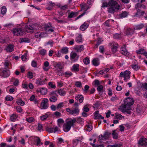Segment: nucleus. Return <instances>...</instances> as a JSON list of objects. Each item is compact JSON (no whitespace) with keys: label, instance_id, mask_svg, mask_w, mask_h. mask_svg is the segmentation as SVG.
Masks as SVG:
<instances>
[{"label":"nucleus","instance_id":"obj_1","mask_svg":"<svg viewBox=\"0 0 147 147\" xmlns=\"http://www.w3.org/2000/svg\"><path fill=\"white\" fill-rule=\"evenodd\" d=\"M133 99L128 97L124 100V104L122 105L120 107V110L123 112H126L130 114L131 112L129 110L131 109L130 106L134 103Z\"/></svg>","mask_w":147,"mask_h":147},{"label":"nucleus","instance_id":"obj_2","mask_svg":"<svg viewBox=\"0 0 147 147\" xmlns=\"http://www.w3.org/2000/svg\"><path fill=\"white\" fill-rule=\"evenodd\" d=\"M133 99L128 97L124 100V104L122 105L120 107V110L123 112H126L130 114L131 112L129 110L131 109L130 106L134 103Z\"/></svg>","mask_w":147,"mask_h":147},{"label":"nucleus","instance_id":"obj_3","mask_svg":"<svg viewBox=\"0 0 147 147\" xmlns=\"http://www.w3.org/2000/svg\"><path fill=\"white\" fill-rule=\"evenodd\" d=\"M108 5L110 7L108 12L109 13H113L114 12L120 9V6L115 0H110L108 2Z\"/></svg>","mask_w":147,"mask_h":147},{"label":"nucleus","instance_id":"obj_4","mask_svg":"<svg viewBox=\"0 0 147 147\" xmlns=\"http://www.w3.org/2000/svg\"><path fill=\"white\" fill-rule=\"evenodd\" d=\"M76 121V119L74 118L70 120H68L66 121L65 123L64 124L63 126V130L65 132H67L70 129V128L74 123Z\"/></svg>","mask_w":147,"mask_h":147},{"label":"nucleus","instance_id":"obj_5","mask_svg":"<svg viewBox=\"0 0 147 147\" xmlns=\"http://www.w3.org/2000/svg\"><path fill=\"white\" fill-rule=\"evenodd\" d=\"M10 75L9 71L6 68H1L0 69V76L1 77L6 78Z\"/></svg>","mask_w":147,"mask_h":147},{"label":"nucleus","instance_id":"obj_6","mask_svg":"<svg viewBox=\"0 0 147 147\" xmlns=\"http://www.w3.org/2000/svg\"><path fill=\"white\" fill-rule=\"evenodd\" d=\"M66 111L70 114L77 115L79 114L80 109L77 107L71 109L68 108L66 109Z\"/></svg>","mask_w":147,"mask_h":147},{"label":"nucleus","instance_id":"obj_7","mask_svg":"<svg viewBox=\"0 0 147 147\" xmlns=\"http://www.w3.org/2000/svg\"><path fill=\"white\" fill-rule=\"evenodd\" d=\"M131 73L130 71H126L123 72H121L120 74V77H123L124 78V80L126 82L127 80L129 79L130 77Z\"/></svg>","mask_w":147,"mask_h":147},{"label":"nucleus","instance_id":"obj_8","mask_svg":"<svg viewBox=\"0 0 147 147\" xmlns=\"http://www.w3.org/2000/svg\"><path fill=\"white\" fill-rule=\"evenodd\" d=\"M13 32L14 35L21 36L24 33V31L21 28H17L13 30Z\"/></svg>","mask_w":147,"mask_h":147},{"label":"nucleus","instance_id":"obj_9","mask_svg":"<svg viewBox=\"0 0 147 147\" xmlns=\"http://www.w3.org/2000/svg\"><path fill=\"white\" fill-rule=\"evenodd\" d=\"M79 56L74 52H71L70 55V59L73 62H75L78 60Z\"/></svg>","mask_w":147,"mask_h":147},{"label":"nucleus","instance_id":"obj_10","mask_svg":"<svg viewBox=\"0 0 147 147\" xmlns=\"http://www.w3.org/2000/svg\"><path fill=\"white\" fill-rule=\"evenodd\" d=\"M48 101V100L47 98H44L42 100L41 104V106L42 109H45L48 108V105L47 103Z\"/></svg>","mask_w":147,"mask_h":147},{"label":"nucleus","instance_id":"obj_11","mask_svg":"<svg viewBox=\"0 0 147 147\" xmlns=\"http://www.w3.org/2000/svg\"><path fill=\"white\" fill-rule=\"evenodd\" d=\"M111 46V51L113 53H115L117 51V49L118 48V45L115 42L110 43L109 44Z\"/></svg>","mask_w":147,"mask_h":147},{"label":"nucleus","instance_id":"obj_12","mask_svg":"<svg viewBox=\"0 0 147 147\" xmlns=\"http://www.w3.org/2000/svg\"><path fill=\"white\" fill-rule=\"evenodd\" d=\"M46 129V130L49 133H55L58 130V128L57 126L53 127H47Z\"/></svg>","mask_w":147,"mask_h":147},{"label":"nucleus","instance_id":"obj_13","mask_svg":"<svg viewBox=\"0 0 147 147\" xmlns=\"http://www.w3.org/2000/svg\"><path fill=\"white\" fill-rule=\"evenodd\" d=\"M47 81V79H46L43 80L42 77L37 79L36 80V83L38 85H41L45 84Z\"/></svg>","mask_w":147,"mask_h":147},{"label":"nucleus","instance_id":"obj_14","mask_svg":"<svg viewBox=\"0 0 147 147\" xmlns=\"http://www.w3.org/2000/svg\"><path fill=\"white\" fill-rule=\"evenodd\" d=\"M25 29L28 32L32 33L33 32L34 30V27L32 26L27 25L25 26Z\"/></svg>","mask_w":147,"mask_h":147},{"label":"nucleus","instance_id":"obj_15","mask_svg":"<svg viewBox=\"0 0 147 147\" xmlns=\"http://www.w3.org/2000/svg\"><path fill=\"white\" fill-rule=\"evenodd\" d=\"M121 53L125 56L129 55V53L127 50L126 49L125 47H122L121 48Z\"/></svg>","mask_w":147,"mask_h":147},{"label":"nucleus","instance_id":"obj_16","mask_svg":"<svg viewBox=\"0 0 147 147\" xmlns=\"http://www.w3.org/2000/svg\"><path fill=\"white\" fill-rule=\"evenodd\" d=\"M134 30L130 28H127L125 30V33L127 35H132L134 33Z\"/></svg>","mask_w":147,"mask_h":147},{"label":"nucleus","instance_id":"obj_17","mask_svg":"<svg viewBox=\"0 0 147 147\" xmlns=\"http://www.w3.org/2000/svg\"><path fill=\"white\" fill-rule=\"evenodd\" d=\"M84 46L81 45L75 46L74 49L78 52H80L84 49Z\"/></svg>","mask_w":147,"mask_h":147},{"label":"nucleus","instance_id":"obj_18","mask_svg":"<svg viewBox=\"0 0 147 147\" xmlns=\"http://www.w3.org/2000/svg\"><path fill=\"white\" fill-rule=\"evenodd\" d=\"M139 144L142 146H147V138L146 140L140 139L138 142Z\"/></svg>","mask_w":147,"mask_h":147},{"label":"nucleus","instance_id":"obj_19","mask_svg":"<svg viewBox=\"0 0 147 147\" xmlns=\"http://www.w3.org/2000/svg\"><path fill=\"white\" fill-rule=\"evenodd\" d=\"M55 67L57 71H62L63 66L60 63H58L56 65Z\"/></svg>","mask_w":147,"mask_h":147},{"label":"nucleus","instance_id":"obj_20","mask_svg":"<svg viewBox=\"0 0 147 147\" xmlns=\"http://www.w3.org/2000/svg\"><path fill=\"white\" fill-rule=\"evenodd\" d=\"M65 89H60L58 90V92L61 96H64L66 94Z\"/></svg>","mask_w":147,"mask_h":147},{"label":"nucleus","instance_id":"obj_21","mask_svg":"<svg viewBox=\"0 0 147 147\" xmlns=\"http://www.w3.org/2000/svg\"><path fill=\"white\" fill-rule=\"evenodd\" d=\"M143 107L138 105L136 108V112L139 114H141L143 112Z\"/></svg>","mask_w":147,"mask_h":147},{"label":"nucleus","instance_id":"obj_22","mask_svg":"<svg viewBox=\"0 0 147 147\" xmlns=\"http://www.w3.org/2000/svg\"><path fill=\"white\" fill-rule=\"evenodd\" d=\"M14 46L13 45H9L7 46L6 49L7 52H11L13 50Z\"/></svg>","mask_w":147,"mask_h":147},{"label":"nucleus","instance_id":"obj_23","mask_svg":"<svg viewBox=\"0 0 147 147\" xmlns=\"http://www.w3.org/2000/svg\"><path fill=\"white\" fill-rule=\"evenodd\" d=\"M79 65L77 64H75L73 66L72 70L74 71H78L79 70Z\"/></svg>","mask_w":147,"mask_h":147},{"label":"nucleus","instance_id":"obj_24","mask_svg":"<svg viewBox=\"0 0 147 147\" xmlns=\"http://www.w3.org/2000/svg\"><path fill=\"white\" fill-rule=\"evenodd\" d=\"M75 98L77 100H79L80 103L82 102L84 100L83 97L82 96L80 95L76 96L75 97Z\"/></svg>","mask_w":147,"mask_h":147},{"label":"nucleus","instance_id":"obj_25","mask_svg":"<svg viewBox=\"0 0 147 147\" xmlns=\"http://www.w3.org/2000/svg\"><path fill=\"white\" fill-rule=\"evenodd\" d=\"M88 25L87 23L84 22L80 27V29L82 31L85 30L88 27Z\"/></svg>","mask_w":147,"mask_h":147},{"label":"nucleus","instance_id":"obj_26","mask_svg":"<svg viewBox=\"0 0 147 147\" xmlns=\"http://www.w3.org/2000/svg\"><path fill=\"white\" fill-rule=\"evenodd\" d=\"M78 14V12H74L71 13L68 16V18H72L75 17Z\"/></svg>","mask_w":147,"mask_h":147},{"label":"nucleus","instance_id":"obj_27","mask_svg":"<svg viewBox=\"0 0 147 147\" xmlns=\"http://www.w3.org/2000/svg\"><path fill=\"white\" fill-rule=\"evenodd\" d=\"M101 117V115L99 113L98 111H96L94 113V117L95 119H100V117Z\"/></svg>","mask_w":147,"mask_h":147},{"label":"nucleus","instance_id":"obj_28","mask_svg":"<svg viewBox=\"0 0 147 147\" xmlns=\"http://www.w3.org/2000/svg\"><path fill=\"white\" fill-rule=\"evenodd\" d=\"M42 32H37L35 33V36L36 38H41L43 37V34H42Z\"/></svg>","mask_w":147,"mask_h":147},{"label":"nucleus","instance_id":"obj_29","mask_svg":"<svg viewBox=\"0 0 147 147\" xmlns=\"http://www.w3.org/2000/svg\"><path fill=\"white\" fill-rule=\"evenodd\" d=\"M18 117V115L16 114H12L10 117V120L11 121H14Z\"/></svg>","mask_w":147,"mask_h":147},{"label":"nucleus","instance_id":"obj_30","mask_svg":"<svg viewBox=\"0 0 147 147\" xmlns=\"http://www.w3.org/2000/svg\"><path fill=\"white\" fill-rule=\"evenodd\" d=\"M92 62L93 65L95 66H97L99 64L98 59L97 58L94 59L92 60Z\"/></svg>","mask_w":147,"mask_h":147},{"label":"nucleus","instance_id":"obj_31","mask_svg":"<svg viewBox=\"0 0 147 147\" xmlns=\"http://www.w3.org/2000/svg\"><path fill=\"white\" fill-rule=\"evenodd\" d=\"M123 117V116L121 114L116 113H115V115L114 117V118L115 119H117L118 120H120Z\"/></svg>","mask_w":147,"mask_h":147},{"label":"nucleus","instance_id":"obj_32","mask_svg":"<svg viewBox=\"0 0 147 147\" xmlns=\"http://www.w3.org/2000/svg\"><path fill=\"white\" fill-rule=\"evenodd\" d=\"M68 49L67 47H64L61 50V52L63 54H67L68 52Z\"/></svg>","mask_w":147,"mask_h":147},{"label":"nucleus","instance_id":"obj_33","mask_svg":"<svg viewBox=\"0 0 147 147\" xmlns=\"http://www.w3.org/2000/svg\"><path fill=\"white\" fill-rule=\"evenodd\" d=\"M145 50L143 49H140L139 50H137L136 52L138 54H142L144 55L145 52Z\"/></svg>","mask_w":147,"mask_h":147},{"label":"nucleus","instance_id":"obj_34","mask_svg":"<svg viewBox=\"0 0 147 147\" xmlns=\"http://www.w3.org/2000/svg\"><path fill=\"white\" fill-rule=\"evenodd\" d=\"M21 42L20 43H22V42H30V40L29 39L26 38H21Z\"/></svg>","mask_w":147,"mask_h":147},{"label":"nucleus","instance_id":"obj_35","mask_svg":"<svg viewBox=\"0 0 147 147\" xmlns=\"http://www.w3.org/2000/svg\"><path fill=\"white\" fill-rule=\"evenodd\" d=\"M144 26L143 24H140L136 26L134 28V29L136 30H139L142 29Z\"/></svg>","mask_w":147,"mask_h":147},{"label":"nucleus","instance_id":"obj_36","mask_svg":"<svg viewBox=\"0 0 147 147\" xmlns=\"http://www.w3.org/2000/svg\"><path fill=\"white\" fill-rule=\"evenodd\" d=\"M112 135L114 139H117L118 138V134L116 132L115 130L113 131Z\"/></svg>","mask_w":147,"mask_h":147},{"label":"nucleus","instance_id":"obj_37","mask_svg":"<svg viewBox=\"0 0 147 147\" xmlns=\"http://www.w3.org/2000/svg\"><path fill=\"white\" fill-rule=\"evenodd\" d=\"M40 91L42 95L45 94L47 92V89L45 88H42L40 90Z\"/></svg>","mask_w":147,"mask_h":147},{"label":"nucleus","instance_id":"obj_38","mask_svg":"<svg viewBox=\"0 0 147 147\" xmlns=\"http://www.w3.org/2000/svg\"><path fill=\"white\" fill-rule=\"evenodd\" d=\"M76 41L77 43L81 42L82 41V36L81 35H79L76 38Z\"/></svg>","mask_w":147,"mask_h":147},{"label":"nucleus","instance_id":"obj_39","mask_svg":"<svg viewBox=\"0 0 147 147\" xmlns=\"http://www.w3.org/2000/svg\"><path fill=\"white\" fill-rule=\"evenodd\" d=\"M17 104L21 106H23L24 104V102L21 99H18L17 101Z\"/></svg>","mask_w":147,"mask_h":147},{"label":"nucleus","instance_id":"obj_40","mask_svg":"<svg viewBox=\"0 0 147 147\" xmlns=\"http://www.w3.org/2000/svg\"><path fill=\"white\" fill-rule=\"evenodd\" d=\"M7 9L5 6H3L2 7L1 12V13L3 14L4 15L5 13L6 12Z\"/></svg>","mask_w":147,"mask_h":147},{"label":"nucleus","instance_id":"obj_41","mask_svg":"<svg viewBox=\"0 0 147 147\" xmlns=\"http://www.w3.org/2000/svg\"><path fill=\"white\" fill-rule=\"evenodd\" d=\"M121 145L120 144L116 143L113 145H108L107 147H120Z\"/></svg>","mask_w":147,"mask_h":147},{"label":"nucleus","instance_id":"obj_42","mask_svg":"<svg viewBox=\"0 0 147 147\" xmlns=\"http://www.w3.org/2000/svg\"><path fill=\"white\" fill-rule=\"evenodd\" d=\"M57 98L54 96H52L49 98V100L51 102H55L57 101Z\"/></svg>","mask_w":147,"mask_h":147},{"label":"nucleus","instance_id":"obj_43","mask_svg":"<svg viewBox=\"0 0 147 147\" xmlns=\"http://www.w3.org/2000/svg\"><path fill=\"white\" fill-rule=\"evenodd\" d=\"M13 97L9 95L7 96L5 98V99L8 101H11L13 100Z\"/></svg>","mask_w":147,"mask_h":147},{"label":"nucleus","instance_id":"obj_44","mask_svg":"<svg viewBox=\"0 0 147 147\" xmlns=\"http://www.w3.org/2000/svg\"><path fill=\"white\" fill-rule=\"evenodd\" d=\"M37 129L40 131H41L43 130L42 126L41 124L38 123Z\"/></svg>","mask_w":147,"mask_h":147},{"label":"nucleus","instance_id":"obj_45","mask_svg":"<svg viewBox=\"0 0 147 147\" xmlns=\"http://www.w3.org/2000/svg\"><path fill=\"white\" fill-rule=\"evenodd\" d=\"M105 138L104 137V135H100L99 136L98 141L100 142H101V140H106Z\"/></svg>","mask_w":147,"mask_h":147},{"label":"nucleus","instance_id":"obj_46","mask_svg":"<svg viewBox=\"0 0 147 147\" xmlns=\"http://www.w3.org/2000/svg\"><path fill=\"white\" fill-rule=\"evenodd\" d=\"M92 128V127L91 125H87L86 126V128L87 130L89 131H91Z\"/></svg>","mask_w":147,"mask_h":147},{"label":"nucleus","instance_id":"obj_47","mask_svg":"<svg viewBox=\"0 0 147 147\" xmlns=\"http://www.w3.org/2000/svg\"><path fill=\"white\" fill-rule=\"evenodd\" d=\"M142 89L144 91L145 90H147V83H144L142 84Z\"/></svg>","mask_w":147,"mask_h":147},{"label":"nucleus","instance_id":"obj_48","mask_svg":"<svg viewBox=\"0 0 147 147\" xmlns=\"http://www.w3.org/2000/svg\"><path fill=\"white\" fill-rule=\"evenodd\" d=\"M141 10L140 9L137 10V12L136 13L135 16L137 17L140 16Z\"/></svg>","mask_w":147,"mask_h":147},{"label":"nucleus","instance_id":"obj_49","mask_svg":"<svg viewBox=\"0 0 147 147\" xmlns=\"http://www.w3.org/2000/svg\"><path fill=\"white\" fill-rule=\"evenodd\" d=\"M111 134L110 132H108V131H106L105 132L104 134V137L105 138L106 140L108 138L109 135Z\"/></svg>","mask_w":147,"mask_h":147},{"label":"nucleus","instance_id":"obj_50","mask_svg":"<svg viewBox=\"0 0 147 147\" xmlns=\"http://www.w3.org/2000/svg\"><path fill=\"white\" fill-rule=\"evenodd\" d=\"M27 53H25L24 55H22V59L23 61H25L26 59H27Z\"/></svg>","mask_w":147,"mask_h":147},{"label":"nucleus","instance_id":"obj_51","mask_svg":"<svg viewBox=\"0 0 147 147\" xmlns=\"http://www.w3.org/2000/svg\"><path fill=\"white\" fill-rule=\"evenodd\" d=\"M142 4L139 3H136L135 6V8L137 10L139 9V8L141 7H142Z\"/></svg>","mask_w":147,"mask_h":147},{"label":"nucleus","instance_id":"obj_52","mask_svg":"<svg viewBox=\"0 0 147 147\" xmlns=\"http://www.w3.org/2000/svg\"><path fill=\"white\" fill-rule=\"evenodd\" d=\"M88 105H85L83 107L84 112H88L89 110V108L88 107Z\"/></svg>","mask_w":147,"mask_h":147},{"label":"nucleus","instance_id":"obj_53","mask_svg":"<svg viewBox=\"0 0 147 147\" xmlns=\"http://www.w3.org/2000/svg\"><path fill=\"white\" fill-rule=\"evenodd\" d=\"M48 115L46 114L45 115L41 116L40 119L44 121L47 119V118L48 117Z\"/></svg>","mask_w":147,"mask_h":147},{"label":"nucleus","instance_id":"obj_54","mask_svg":"<svg viewBox=\"0 0 147 147\" xmlns=\"http://www.w3.org/2000/svg\"><path fill=\"white\" fill-rule=\"evenodd\" d=\"M83 62L85 64H88L90 62V60L88 58L86 57L84 59Z\"/></svg>","mask_w":147,"mask_h":147},{"label":"nucleus","instance_id":"obj_55","mask_svg":"<svg viewBox=\"0 0 147 147\" xmlns=\"http://www.w3.org/2000/svg\"><path fill=\"white\" fill-rule=\"evenodd\" d=\"M46 52V50H45L44 49L41 50L39 51L41 55H43V56L45 55V54Z\"/></svg>","mask_w":147,"mask_h":147},{"label":"nucleus","instance_id":"obj_56","mask_svg":"<svg viewBox=\"0 0 147 147\" xmlns=\"http://www.w3.org/2000/svg\"><path fill=\"white\" fill-rule=\"evenodd\" d=\"M75 85L76 86L78 87H82V83L80 82H76Z\"/></svg>","mask_w":147,"mask_h":147},{"label":"nucleus","instance_id":"obj_57","mask_svg":"<svg viewBox=\"0 0 147 147\" xmlns=\"http://www.w3.org/2000/svg\"><path fill=\"white\" fill-rule=\"evenodd\" d=\"M127 15V13L126 11L123 12L120 15L121 17L122 18H125Z\"/></svg>","mask_w":147,"mask_h":147},{"label":"nucleus","instance_id":"obj_58","mask_svg":"<svg viewBox=\"0 0 147 147\" xmlns=\"http://www.w3.org/2000/svg\"><path fill=\"white\" fill-rule=\"evenodd\" d=\"M120 36L121 35L120 34H115L114 35L113 37L114 38L119 39L121 38Z\"/></svg>","mask_w":147,"mask_h":147},{"label":"nucleus","instance_id":"obj_59","mask_svg":"<svg viewBox=\"0 0 147 147\" xmlns=\"http://www.w3.org/2000/svg\"><path fill=\"white\" fill-rule=\"evenodd\" d=\"M108 5V3L106 2L105 1H103L102 3V7H107Z\"/></svg>","mask_w":147,"mask_h":147},{"label":"nucleus","instance_id":"obj_60","mask_svg":"<svg viewBox=\"0 0 147 147\" xmlns=\"http://www.w3.org/2000/svg\"><path fill=\"white\" fill-rule=\"evenodd\" d=\"M132 68L134 69L137 70L140 68V67L136 65H132Z\"/></svg>","mask_w":147,"mask_h":147},{"label":"nucleus","instance_id":"obj_61","mask_svg":"<svg viewBox=\"0 0 147 147\" xmlns=\"http://www.w3.org/2000/svg\"><path fill=\"white\" fill-rule=\"evenodd\" d=\"M89 86L88 85H86L85 86L84 88L83 89L84 92H87L89 88Z\"/></svg>","mask_w":147,"mask_h":147},{"label":"nucleus","instance_id":"obj_62","mask_svg":"<svg viewBox=\"0 0 147 147\" xmlns=\"http://www.w3.org/2000/svg\"><path fill=\"white\" fill-rule=\"evenodd\" d=\"M65 76L67 77L71 76L72 75V74L71 72H67L65 73Z\"/></svg>","mask_w":147,"mask_h":147},{"label":"nucleus","instance_id":"obj_63","mask_svg":"<svg viewBox=\"0 0 147 147\" xmlns=\"http://www.w3.org/2000/svg\"><path fill=\"white\" fill-rule=\"evenodd\" d=\"M100 51L101 53L104 52L105 48L103 46H101L99 47Z\"/></svg>","mask_w":147,"mask_h":147},{"label":"nucleus","instance_id":"obj_64","mask_svg":"<svg viewBox=\"0 0 147 147\" xmlns=\"http://www.w3.org/2000/svg\"><path fill=\"white\" fill-rule=\"evenodd\" d=\"M34 118L33 117H29L28 118H27L26 120L29 123H31L33 121Z\"/></svg>","mask_w":147,"mask_h":147}]
</instances>
